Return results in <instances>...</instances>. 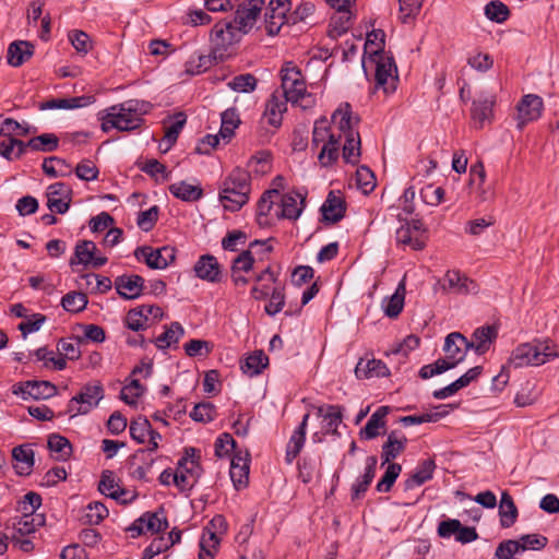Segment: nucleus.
<instances>
[{"instance_id":"nucleus-21","label":"nucleus","mask_w":559,"mask_h":559,"mask_svg":"<svg viewBox=\"0 0 559 559\" xmlns=\"http://www.w3.org/2000/svg\"><path fill=\"white\" fill-rule=\"evenodd\" d=\"M249 453L241 451L235 452L230 462V478L236 489H240L248 484L249 476Z\"/></svg>"},{"instance_id":"nucleus-54","label":"nucleus","mask_w":559,"mask_h":559,"mask_svg":"<svg viewBox=\"0 0 559 559\" xmlns=\"http://www.w3.org/2000/svg\"><path fill=\"white\" fill-rule=\"evenodd\" d=\"M384 37L385 35L382 29H373L368 33L365 44V53H369V57H379L380 55H383Z\"/></svg>"},{"instance_id":"nucleus-64","label":"nucleus","mask_w":559,"mask_h":559,"mask_svg":"<svg viewBox=\"0 0 559 559\" xmlns=\"http://www.w3.org/2000/svg\"><path fill=\"white\" fill-rule=\"evenodd\" d=\"M68 37L71 45L79 53L86 55L93 47L90 36L83 31H71Z\"/></svg>"},{"instance_id":"nucleus-61","label":"nucleus","mask_w":559,"mask_h":559,"mask_svg":"<svg viewBox=\"0 0 559 559\" xmlns=\"http://www.w3.org/2000/svg\"><path fill=\"white\" fill-rule=\"evenodd\" d=\"M48 448L51 452L58 453L59 459L66 460L71 455L72 447L70 441L60 435L53 433L48 438Z\"/></svg>"},{"instance_id":"nucleus-47","label":"nucleus","mask_w":559,"mask_h":559,"mask_svg":"<svg viewBox=\"0 0 559 559\" xmlns=\"http://www.w3.org/2000/svg\"><path fill=\"white\" fill-rule=\"evenodd\" d=\"M43 171L52 178L67 177L72 174L71 166L62 158L51 156L43 162Z\"/></svg>"},{"instance_id":"nucleus-39","label":"nucleus","mask_w":559,"mask_h":559,"mask_svg":"<svg viewBox=\"0 0 559 559\" xmlns=\"http://www.w3.org/2000/svg\"><path fill=\"white\" fill-rule=\"evenodd\" d=\"M107 262L106 257H95L93 250L88 247H75L74 257L70 260V265L74 269L78 265L93 266L95 269L103 266Z\"/></svg>"},{"instance_id":"nucleus-15","label":"nucleus","mask_w":559,"mask_h":559,"mask_svg":"<svg viewBox=\"0 0 559 559\" xmlns=\"http://www.w3.org/2000/svg\"><path fill=\"white\" fill-rule=\"evenodd\" d=\"M543 99L538 95L527 94L518 104V128L521 130L525 124L538 119L543 110Z\"/></svg>"},{"instance_id":"nucleus-62","label":"nucleus","mask_w":559,"mask_h":559,"mask_svg":"<svg viewBox=\"0 0 559 559\" xmlns=\"http://www.w3.org/2000/svg\"><path fill=\"white\" fill-rule=\"evenodd\" d=\"M221 538L214 537L213 534L205 535L202 534L200 538V551H199V559H214L217 548L219 545Z\"/></svg>"},{"instance_id":"nucleus-28","label":"nucleus","mask_w":559,"mask_h":559,"mask_svg":"<svg viewBox=\"0 0 559 559\" xmlns=\"http://www.w3.org/2000/svg\"><path fill=\"white\" fill-rule=\"evenodd\" d=\"M496 338L497 330L493 326L477 328L472 335V341H468L469 349H474L478 355H484Z\"/></svg>"},{"instance_id":"nucleus-49","label":"nucleus","mask_w":559,"mask_h":559,"mask_svg":"<svg viewBox=\"0 0 559 559\" xmlns=\"http://www.w3.org/2000/svg\"><path fill=\"white\" fill-rule=\"evenodd\" d=\"M222 124L219 129V136L223 140L229 141L234 133L235 129L239 126L240 119L236 108H228L221 115Z\"/></svg>"},{"instance_id":"nucleus-35","label":"nucleus","mask_w":559,"mask_h":559,"mask_svg":"<svg viewBox=\"0 0 559 559\" xmlns=\"http://www.w3.org/2000/svg\"><path fill=\"white\" fill-rule=\"evenodd\" d=\"M519 511L512 496L502 491L499 503L500 525L503 528L511 527L518 520Z\"/></svg>"},{"instance_id":"nucleus-9","label":"nucleus","mask_w":559,"mask_h":559,"mask_svg":"<svg viewBox=\"0 0 559 559\" xmlns=\"http://www.w3.org/2000/svg\"><path fill=\"white\" fill-rule=\"evenodd\" d=\"M168 527L167 518L163 508L156 512H145L129 527L131 537H138L145 533L157 534Z\"/></svg>"},{"instance_id":"nucleus-13","label":"nucleus","mask_w":559,"mask_h":559,"mask_svg":"<svg viewBox=\"0 0 559 559\" xmlns=\"http://www.w3.org/2000/svg\"><path fill=\"white\" fill-rule=\"evenodd\" d=\"M202 473L200 463L197 460L181 457L174 475V484L180 491H189L197 484Z\"/></svg>"},{"instance_id":"nucleus-24","label":"nucleus","mask_w":559,"mask_h":559,"mask_svg":"<svg viewBox=\"0 0 559 559\" xmlns=\"http://www.w3.org/2000/svg\"><path fill=\"white\" fill-rule=\"evenodd\" d=\"M390 374L389 368L380 359L360 358L355 367V376L358 379L380 378Z\"/></svg>"},{"instance_id":"nucleus-48","label":"nucleus","mask_w":559,"mask_h":559,"mask_svg":"<svg viewBox=\"0 0 559 559\" xmlns=\"http://www.w3.org/2000/svg\"><path fill=\"white\" fill-rule=\"evenodd\" d=\"M170 193L186 202L197 201L202 197V189L186 181L176 182L169 186Z\"/></svg>"},{"instance_id":"nucleus-33","label":"nucleus","mask_w":559,"mask_h":559,"mask_svg":"<svg viewBox=\"0 0 559 559\" xmlns=\"http://www.w3.org/2000/svg\"><path fill=\"white\" fill-rule=\"evenodd\" d=\"M187 122V116L183 112H177L171 117L169 126L165 127L163 144L159 145L163 153L168 152L177 142V139Z\"/></svg>"},{"instance_id":"nucleus-27","label":"nucleus","mask_w":559,"mask_h":559,"mask_svg":"<svg viewBox=\"0 0 559 559\" xmlns=\"http://www.w3.org/2000/svg\"><path fill=\"white\" fill-rule=\"evenodd\" d=\"M308 419H309V414H306L304 416L301 423L299 424V426L293 432V435L286 445L285 461L287 464H292L304 448V444L306 441V431H307Z\"/></svg>"},{"instance_id":"nucleus-41","label":"nucleus","mask_w":559,"mask_h":559,"mask_svg":"<svg viewBox=\"0 0 559 559\" xmlns=\"http://www.w3.org/2000/svg\"><path fill=\"white\" fill-rule=\"evenodd\" d=\"M223 60L218 59L214 55V49L211 47L209 55H199L197 57H191L186 62V71L191 75L200 74L209 70L215 63L222 62Z\"/></svg>"},{"instance_id":"nucleus-55","label":"nucleus","mask_w":559,"mask_h":559,"mask_svg":"<svg viewBox=\"0 0 559 559\" xmlns=\"http://www.w3.org/2000/svg\"><path fill=\"white\" fill-rule=\"evenodd\" d=\"M151 423L144 416H139L131 420L129 431L131 438L142 444L146 441L147 433L151 431Z\"/></svg>"},{"instance_id":"nucleus-32","label":"nucleus","mask_w":559,"mask_h":559,"mask_svg":"<svg viewBox=\"0 0 559 559\" xmlns=\"http://www.w3.org/2000/svg\"><path fill=\"white\" fill-rule=\"evenodd\" d=\"M407 438L405 436L399 437L396 431H391L382 445V466L396 459L405 450Z\"/></svg>"},{"instance_id":"nucleus-40","label":"nucleus","mask_w":559,"mask_h":559,"mask_svg":"<svg viewBox=\"0 0 559 559\" xmlns=\"http://www.w3.org/2000/svg\"><path fill=\"white\" fill-rule=\"evenodd\" d=\"M12 457L16 461L15 469L19 475H28L34 465V451L28 445H19L12 450Z\"/></svg>"},{"instance_id":"nucleus-59","label":"nucleus","mask_w":559,"mask_h":559,"mask_svg":"<svg viewBox=\"0 0 559 559\" xmlns=\"http://www.w3.org/2000/svg\"><path fill=\"white\" fill-rule=\"evenodd\" d=\"M145 392V386L138 379H131L120 392V399L128 405H135L136 400Z\"/></svg>"},{"instance_id":"nucleus-63","label":"nucleus","mask_w":559,"mask_h":559,"mask_svg":"<svg viewBox=\"0 0 559 559\" xmlns=\"http://www.w3.org/2000/svg\"><path fill=\"white\" fill-rule=\"evenodd\" d=\"M190 417L194 421L210 423L216 417V407L210 402L199 403L193 407L192 412L190 413Z\"/></svg>"},{"instance_id":"nucleus-53","label":"nucleus","mask_w":559,"mask_h":559,"mask_svg":"<svg viewBox=\"0 0 559 559\" xmlns=\"http://www.w3.org/2000/svg\"><path fill=\"white\" fill-rule=\"evenodd\" d=\"M87 296L84 293L71 292L66 294L61 299V306L68 312L83 311L87 306Z\"/></svg>"},{"instance_id":"nucleus-8","label":"nucleus","mask_w":559,"mask_h":559,"mask_svg":"<svg viewBox=\"0 0 559 559\" xmlns=\"http://www.w3.org/2000/svg\"><path fill=\"white\" fill-rule=\"evenodd\" d=\"M369 61L376 64L377 87H382L386 94L394 92L399 80L394 59L380 55L379 57H369Z\"/></svg>"},{"instance_id":"nucleus-46","label":"nucleus","mask_w":559,"mask_h":559,"mask_svg":"<svg viewBox=\"0 0 559 559\" xmlns=\"http://www.w3.org/2000/svg\"><path fill=\"white\" fill-rule=\"evenodd\" d=\"M350 19L352 14L349 10L336 11V13L330 20L328 32L329 36L333 39H336L347 33L350 27Z\"/></svg>"},{"instance_id":"nucleus-36","label":"nucleus","mask_w":559,"mask_h":559,"mask_svg":"<svg viewBox=\"0 0 559 559\" xmlns=\"http://www.w3.org/2000/svg\"><path fill=\"white\" fill-rule=\"evenodd\" d=\"M426 229L424 228V224L420 221L414 219L408 223L406 228H401L397 230V239L401 245H408L409 242H414V245H424L427 240L424 237Z\"/></svg>"},{"instance_id":"nucleus-50","label":"nucleus","mask_w":559,"mask_h":559,"mask_svg":"<svg viewBox=\"0 0 559 559\" xmlns=\"http://www.w3.org/2000/svg\"><path fill=\"white\" fill-rule=\"evenodd\" d=\"M437 409V412H428L420 415L404 416L400 420L405 426L421 425L425 423H436L448 415V412L444 409L443 405L438 406Z\"/></svg>"},{"instance_id":"nucleus-12","label":"nucleus","mask_w":559,"mask_h":559,"mask_svg":"<svg viewBox=\"0 0 559 559\" xmlns=\"http://www.w3.org/2000/svg\"><path fill=\"white\" fill-rule=\"evenodd\" d=\"M468 350V340L460 332H452L444 340L443 352L445 357L440 359L449 366L451 365V369H453L465 359Z\"/></svg>"},{"instance_id":"nucleus-5","label":"nucleus","mask_w":559,"mask_h":559,"mask_svg":"<svg viewBox=\"0 0 559 559\" xmlns=\"http://www.w3.org/2000/svg\"><path fill=\"white\" fill-rule=\"evenodd\" d=\"M242 37L241 31L230 21L224 20L215 23L210 36L214 55L221 60L228 59L234 52V47L240 43Z\"/></svg>"},{"instance_id":"nucleus-22","label":"nucleus","mask_w":559,"mask_h":559,"mask_svg":"<svg viewBox=\"0 0 559 559\" xmlns=\"http://www.w3.org/2000/svg\"><path fill=\"white\" fill-rule=\"evenodd\" d=\"M390 413L389 406H380L368 419L366 426L360 429L359 437L365 440H372L381 435V430L386 427L385 417Z\"/></svg>"},{"instance_id":"nucleus-29","label":"nucleus","mask_w":559,"mask_h":559,"mask_svg":"<svg viewBox=\"0 0 559 559\" xmlns=\"http://www.w3.org/2000/svg\"><path fill=\"white\" fill-rule=\"evenodd\" d=\"M98 490L111 499L127 502V499L123 498V496H126L128 492L121 488L114 472L111 471L106 469L102 473Z\"/></svg>"},{"instance_id":"nucleus-30","label":"nucleus","mask_w":559,"mask_h":559,"mask_svg":"<svg viewBox=\"0 0 559 559\" xmlns=\"http://www.w3.org/2000/svg\"><path fill=\"white\" fill-rule=\"evenodd\" d=\"M299 198H301L299 194L292 193L280 195L277 199L280 203L275 207L274 215L277 218L296 219L301 213V207L298 205ZM300 203H302V199H300Z\"/></svg>"},{"instance_id":"nucleus-16","label":"nucleus","mask_w":559,"mask_h":559,"mask_svg":"<svg viewBox=\"0 0 559 559\" xmlns=\"http://www.w3.org/2000/svg\"><path fill=\"white\" fill-rule=\"evenodd\" d=\"M144 278L138 274H122L114 281L117 294L128 300L139 298L144 290Z\"/></svg>"},{"instance_id":"nucleus-1","label":"nucleus","mask_w":559,"mask_h":559,"mask_svg":"<svg viewBox=\"0 0 559 559\" xmlns=\"http://www.w3.org/2000/svg\"><path fill=\"white\" fill-rule=\"evenodd\" d=\"M559 357V347L549 338L533 340L518 345L508 359V366L523 368L540 366Z\"/></svg>"},{"instance_id":"nucleus-52","label":"nucleus","mask_w":559,"mask_h":559,"mask_svg":"<svg viewBox=\"0 0 559 559\" xmlns=\"http://www.w3.org/2000/svg\"><path fill=\"white\" fill-rule=\"evenodd\" d=\"M404 294H405V286L404 283H400L396 292L386 300L384 301V313L389 318H396L404 307Z\"/></svg>"},{"instance_id":"nucleus-7","label":"nucleus","mask_w":559,"mask_h":559,"mask_svg":"<svg viewBox=\"0 0 559 559\" xmlns=\"http://www.w3.org/2000/svg\"><path fill=\"white\" fill-rule=\"evenodd\" d=\"M433 289L436 292L440 289L444 294L475 295L479 292V286L474 280L460 271L450 270L444 274L443 278L438 280Z\"/></svg>"},{"instance_id":"nucleus-23","label":"nucleus","mask_w":559,"mask_h":559,"mask_svg":"<svg viewBox=\"0 0 559 559\" xmlns=\"http://www.w3.org/2000/svg\"><path fill=\"white\" fill-rule=\"evenodd\" d=\"M195 275L211 283H216L221 280V267L215 257L204 254L199 258L194 264Z\"/></svg>"},{"instance_id":"nucleus-14","label":"nucleus","mask_w":559,"mask_h":559,"mask_svg":"<svg viewBox=\"0 0 559 559\" xmlns=\"http://www.w3.org/2000/svg\"><path fill=\"white\" fill-rule=\"evenodd\" d=\"M263 4V0H249L247 3L238 7L230 22L237 25V28L241 31L242 35L248 34L257 22Z\"/></svg>"},{"instance_id":"nucleus-10","label":"nucleus","mask_w":559,"mask_h":559,"mask_svg":"<svg viewBox=\"0 0 559 559\" xmlns=\"http://www.w3.org/2000/svg\"><path fill=\"white\" fill-rule=\"evenodd\" d=\"M134 255L151 269H165L176 257V247H136Z\"/></svg>"},{"instance_id":"nucleus-2","label":"nucleus","mask_w":559,"mask_h":559,"mask_svg":"<svg viewBox=\"0 0 559 559\" xmlns=\"http://www.w3.org/2000/svg\"><path fill=\"white\" fill-rule=\"evenodd\" d=\"M250 192V173L240 167H236L222 183L219 201L226 210L236 212L248 203Z\"/></svg>"},{"instance_id":"nucleus-26","label":"nucleus","mask_w":559,"mask_h":559,"mask_svg":"<svg viewBox=\"0 0 559 559\" xmlns=\"http://www.w3.org/2000/svg\"><path fill=\"white\" fill-rule=\"evenodd\" d=\"M378 459L370 455L366 459L365 472L352 485V499H359L369 488L371 481L376 476Z\"/></svg>"},{"instance_id":"nucleus-31","label":"nucleus","mask_w":559,"mask_h":559,"mask_svg":"<svg viewBox=\"0 0 559 559\" xmlns=\"http://www.w3.org/2000/svg\"><path fill=\"white\" fill-rule=\"evenodd\" d=\"M436 469V463L432 459L424 460L418 464L415 472L404 483L405 490H411L415 487L424 485L430 480Z\"/></svg>"},{"instance_id":"nucleus-18","label":"nucleus","mask_w":559,"mask_h":559,"mask_svg":"<svg viewBox=\"0 0 559 559\" xmlns=\"http://www.w3.org/2000/svg\"><path fill=\"white\" fill-rule=\"evenodd\" d=\"M280 198L278 189L265 191L258 202L257 207V223L261 227L272 224L274 219H278L274 213L277 207V199Z\"/></svg>"},{"instance_id":"nucleus-43","label":"nucleus","mask_w":559,"mask_h":559,"mask_svg":"<svg viewBox=\"0 0 559 559\" xmlns=\"http://www.w3.org/2000/svg\"><path fill=\"white\" fill-rule=\"evenodd\" d=\"M361 150L360 135L358 131H349L345 136L343 145V159L345 163L356 165L359 162Z\"/></svg>"},{"instance_id":"nucleus-60","label":"nucleus","mask_w":559,"mask_h":559,"mask_svg":"<svg viewBox=\"0 0 559 559\" xmlns=\"http://www.w3.org/2000/svg\"><path fill=\"white\" fill-rule=\"evenodd\" d=\"M356 183L357 187L365 193L368 194L376 188V177L371 169L367 166H360L356 170Z\"/></svg>"},{"instance_id":"nucleus-38","label":"nucleus","mask_w":559,"mask_h":559,"mask_svg":"<svg viewBox=\"0 0 559 559\" xmlns=\"http://www.w3.org/2000/svg\"><path fill=\"white\" fill-rule=\"evenodd\" d=\"M287 103L285 99H281L278 96L273 94L266 102L264 118L267 123L274 128H278L282 124L283 114L287 110Z\"/></svg>"},{"instance_id":"nucleus-20","label":"nucleus","mask_w":559,"mask_h":559,"mask_svg":"<svg viewBox=\"0 0 559 559\" xmlns=\"http://www.w3.org/2000/svg\"><path fill=\"white\" fill-rule=\"evenodd\" d=\"M496 98L493 95L483 94L472 104V119L478 128H483L485 122H490L493 118V106Z\"/></svg>"},{"instance_id":"nucleus-37","label":"nucleus","mask_w":559,"mask_h":559,"mask_svg":"<svg viewBox=\"0 0 559 559\" xmlns=\"http://www.w3.org/2000/svg\"><path fill=\"white\" fill-rule=\"evenodd\" d=\"M344 407L341 405H323L318 408V415L323 418L328 432L336 433L343 420Z\"/></svg>"},{"instance_id":"nucleus-45","label":"nucleus","mask_w":559,"mask_h":559,"mask_svg":"<svg viewBox=\"0 0 559 559\" xmlns=\"http://www.w3.org/2000/svg\"><path fill=\"white\" fill-rule=\"evenodd\" d=\"M183 334L182 325L179 322H173L169 326H166L164 333L154 340V343L158 349H167L171 345L178 344Z\"/></svg>"},{"instance_id":"nucleus-34","label":"nucleus","mask_w":559,"mask_h":559,"mask_svg":"<svg viewBox=\"0 0 559 559\" xmlns=\"http://www.w3.org/2000/svg\"><path fill=\"white\" fill-rule=\"evenodd\" d=\"M34 53V46L26 40L13 41L8 48V63L12 67H20Z\"/></svg>"},{"instance_id":"nucleus-42","label":"nucleus","mask_w":559,"mask_h":559,"mask_svg":"<svg viewBox=\"0 0 559 559\" xmlns=\"http://www.w3.org/2000/svg\"><path fill=\"white\" fill-rule=\"evenodd\" d=\"M269 365V358L263 350H255L250 354L240 365L241 371L249 376L260 374Z\"/></svg>"},{"instance_id":"nucleus-56","label":"nucleus","mask_w":559,"mask_h":559,"mask_svg":"<svg viewBox=\"0 0 559 559\" xmlns=\"http://www.w3.org/2000/svg\"><path fill=\"white\" fill-rule=\"evenodd\" d=\"M386 464H388V467L385 469V473L376 486V490L379 492H389L402 472V466L400 464H397V463H386Z\"/></svg>"},{"instance_id":"nucleus-3","label":"nucleus","mask_w":559,"mask_h":559,"mask_svg":"<svg viewBox=\"0 0 559 559\" xmlns=\"http://www.w3.org/2000/svg\"><path fill=\"white\" fill-rule=\"evenodd\" d=\"M142 106L144 104L131 99L109 107L106 115L102 117V130L104 132L111 129L132 131L139 128L143 120L141 118Z\"/></svg>"},{"instance_id":"nucleus-19","label":"nucleus","mask_w":559,"mask_h":559,"mask_svg":"<svg viewBox=\"0 0 559 559\" xmlns=\"http://www.w3.org/2000/svg\"><path fill=\"white\" fill-rule=\"evenodd\" d=\"M14 394H21L24 400H46L57 393V388L49 381H26L13 390Z\"/></svg>"},{"instance_id":"nucleus-11","label":"nucleus","mask_w":559,"mask_h":559,"mask_svg":"<svg viewBox=\"0 0 559 559\" xmlns=\"http://www.w3.org/2000/svg\"><path fill=\"white\" fill-rule=\"evenodd\" d=\"M292 0H271L265 11V28L269 35L280 33L283 25L288 24V12Z\"/></svg>"},{"instance_id":"nucleus-57","label":"nucleus","mask_w":559,"mask_h":559,"mask_svg":"<svg viewBox=\"0 0 559 559\" xmlns=\"http://www.w3.org/2000/svg\"><path fill=\"white\" fill-rule=\"evenodd\" d=\"M485 15L496 23H503L510 16L509 8L499 0H492L485 5Z\"/></svg>"},{"instance_id":"nucleus-58","label":"nucleus","mask_w":559,"mask_h":559,"mask_svg":"<svg viewBox=\"0 0 559 559\" xmlns=\"http://www.w3.org/2000/svg\"><path fill=\"white\" fill-rule=\"evenodd\" d=\"M258 84L257 78L251 73L239 74L228 82V87L238 93H251Z\"/></svg>"},{"instance_id":"nucleus-25","label":"nucleus","mask_w":559,"mask_h":559,"mask_svg":"<svg viewBox=\"0 0 559 559\" xmlns=\"http://www.w3.org/2000/svg\"><path fill=\"white\" fill-rule=\"evenodd\" d=\"M345 202L343 198L330 191L320 211L324 222L336 223L343 218L345 213Z\"/></svg>"},{"instance_id":"nucleus-6","label":"nucleus","mask_w":559,"mask_h":559,"mask_svg":"<svg viewBox=\"0 0 559 559\" xmlns=\"http://www.w3.org/2000/svg\"><path fill=\"white\" fill-rule=\"evenodd\" d=\"M104 395V386L99 381L88 382L69 401L68 411L73 413V415L88 414L93 408L98 406Z\"/></svg>"},{"instance_id":"nucleus-51","label":"nucleus","mask_w":559,"mask_h":559,"mask_svg":"<svg viewBox=\"0 0 559 559\" xmlns=\"http://www.w3.org/2000/svg\"><path fill=\"white\" fill-rule=\"evenodd\" d=\"M29 148L36 152H53L58 148L59 139L53 133H43L28 141Z\"/></svg>"},{"instance_id":"nucleus-44","label":"nucleus","mask_w":559,"mask_h":559,"mask_svg":"<svg viewBox=\"0 0 559 559\" xmlns=\"http://www.w3.org/2000/svg\"><path fill=\"white\" fill-rule=\"evenodd\" d=\"M44 524V518L40 514H31L23 512V515L13 522L14 534L26 536L36 531Z\"/></svg>"},{"instance_id":"nucleus-17","label":"nucleus","mask_w":559,"mask_h":559,"mask_svg":"<svg viewBox=\"0 0 559 559\" xmlns=\"http://www.w3.org/2000/svg\"><path fill=\"white\" fill-rule=\"evenodd\" d=\"M72 189L64 182H56L47 189V206L51 212L63 214L71 202Z\"/></svg>"},{"instance_id":"nucleus-4","label":"nucleus","mask_w":559,"mask_h":559,"mask_svg":"<svg viewBox=\"0 0 559 559\" xmlns=\"http://www.w3.org/2000/svg\"><path fill=\"white\" fill-rule=\"evenodd\" d=\"M283 95L286 102L298 105L302 109L311 108L314 98L307 93V86L301 71L293 62H286L281 70Z\"/></svg>"}]
</instances>
